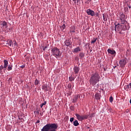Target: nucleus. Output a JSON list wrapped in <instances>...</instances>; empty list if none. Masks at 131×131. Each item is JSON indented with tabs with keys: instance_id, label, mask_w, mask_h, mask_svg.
Returning <instances> with one entry per match:
<instances>
[{
	"instance_id": "f257e3e1",
	"label": "nucleus",
	"mask_w": 131,
	"mask_h": 131,
	"mask_svg": "<svg viewBox=\"0 0 131 131\" xmlns=\"http://www.w3.org/2000/svg\"><path fill=\"white\" fill-rule=\"evenodd\" d=\"M100 78L101 77H100V75H99V73L96 72L91 75L89 83L91 85L95 86L100 81Z\"/></svg>"
},
{
	"instance_id": "f03ea898",
	"label": "nucleus",
	"mask_w": 131,
	"mask_h": 131,
	"mask_svg": "<svg viewBox=\"0 0 131 131\" xmlns=\"http://www.w3.org/2000/svg\"><path fill=\"white\" fill-rule=\"evenodd\" d=\"M115 30L116 31L117 29L118 31H124L125 30H128L129 29V25H126V24H122V23H121V24H116V23H115Z\"/></svg>"
},
{
	"instance_id": "7ed1b4c3",
	"label": "nucleus",
	"mask_w": 131,
	"mask_h": 131,
	"mask_svg": "<svg viewBox=\"0 0 131 131\" xmlns=\"http://www.w3.org/2000/svg\"><path fill=\"white\" fill-rule=\"evenodd\" d=\"M57 128H58L57 123H49L45 125L41 131H57L56 130Z\"/></svg>"
},
{
	"instance_id": "20e7f679",
	"label": "nucleus",
	"mask_w": 131,
	"mask_h": 131,
	"mask_svg": "<svg viewBox=\"0 0 131 131\" xmlns=\"http://www.w3.org/2000/svg\"><path fill=\"white\" fill-rule=\"evenodd\" d=\"M52 54L55 58H59L61 57V53H60V49L57 47H54L51 50Z\"/></svg>"
},
{
	"instance_id": "39448f33",
	"label": "nucleus",
	"mask_w": 131,
	"mask_h": 131,
	"mask_svg": "<svg viewBox=\"0 0 131 131\" xmlns=\"http://www.w3.org/2000/svg\"><path fill=\"white\" fill-rule=\"evenodd\" d=\"M3 63L4 66L3 64L0 66V74L3 72V70L4 72H6V70H7V68H8V65H9V61L6 59L3 60Z\"/></svg>"
},
{
	"instance_id": "423d86ee",
	"label": "nucleus",
	"mask_w": 131,
	"mask_h": 131,
	"mask_svg": "<svg viewBox=\"0 0 131 131\" xmlns=\"http://www.w3.org/2000/svg\"><path fill=\"white\" fill-rule=\"evenodd\" d=\"M119 18L122 24H126L127 26V25H129L127 21L125 20V15L123 13L120 14Z\"/></svg>"
},
{
	"instance_id": "0eeeda50",
	"label": "nucleus",
	"mask_w": 131,
	"mask_h": 131,
	"mask_svg": "<svg viewBox=\"0 0 131 131\" xmlns=\"http://www.w3.org/2000/svg\"><path fill=\"white\" fill-rule=\"evenodd\" d=\"M126 64V59L125 58H121L120 59L119 61V65L120 67L123 68L125 66V64Z\"/></svg>"
},
{
	"instance_id": "6e6552de",
	"label": "nucleus",
	"mask_w": 131,
	"mask_h": 131,
	"mask_svg": "<svg viewBox=\"0 0 131 131\" xmlns=\"http://www.w3.org/2000/svg\"><path fill=\"white\" fill-rule=\"evenodd\" d=\"M79 99H80V95H79V94L75 95L73 99L72 103H76V102H78Z\"/></svg>"
},
{
	"instance_id": "1a4fd4ad",
	"label": "nucleus",
	"mask_w": 131,
	"mask_h": 131,
	"mask_svg": "<svg viewBox=\"0 0 131 131\" xmlns=\"http://www.w3.org/2000/svg\"><path fill=\"white\" fill-rule=\"evenodd\" d=\"M86 13L88 14V15L92 16V17L94 16V15H95V11H93L91 9H88L86 11Z\"/></svg>"
},
{
	"instance_id": "9d476101",
	"label": "nucleus",
	"mask_w": 131,
	"mask_h": 131,
	"mask_svg": "<svg viewBox=\"0 0 131 131\" xmlns=\"http://www.w3.org/2000/svg\"><path fill=\"white\" fill-rule=\"evenodd\" d=\"M73 70L75 74H78V73L79 72V67H74L73 68Z\"/></svg>"
},
{
	"instance_id": "9b49d317",
	"label": "nucleus",
	"mask_w": 131,
	"mask_h": 131,
	"mask_svg": "<svg viewBox=\"0 0 131 131\" xmlns=\"http://www.w3.org/2000/svg\"><path fill=\"white\" fill-rule=\"evenodd\" d=\"M75 116H76L77 119L79 120V121H82V115H80L78 114H75Z\"/></svg>"
},
{
	"instance_id": "f8f14e48",
	"label": "nucleus",
	"mask_w": 131,
	"mask_h": 131,
	"mask_svg": "<svg viewBox=\"0 0 131 131\" xmlns=\"http://www.w3.org/2000/svg\"><path fill=\"white\" fill-rule=\"evenodd\" d=\"M124 89H125V90H126L127 91H130V90H131V83H130L129 84L125 85Z\"/></svg>"
},
{
	"instance_id": "ddd939ff",
	"label": "nucleus",
	"mask_w": 131,
	"mask_h": 131,
	"mask_svg": "<svg viewBox=\"0 0 131 131\" xmlns=\"http://www.w3.org/2000/svg\"><path fill=\"white\" fill-rule=\"evenodd\" d=\"M64 44L66 47H69L71 46V41L70 40H66L64 42Z\"/></svg>"
},
{
	"instance_id": "4468645a",
	"label": "nucleus",
	"mask_w": 131,
	"mask_h": 131,
	"mask_svg": "<svg viewBox=\"0 0 131 131\" xmlns=\"http://www.w3.org/2000/svg\"><path fill=\"white\" fill-rule=\"evenodd\" d=\"M42 90L44 91V92H48L49 91V89L48 88L47 85H42Z\"/></svg>"
},
{
	"instance_id": "2eb2a0df",
	"label": "nucleus",
	"mask_w": 131,
	"mask_h": 131,
	"mask_svg": "<svg viewBox=\"0 0 131 131\" xmlns=\"http://www.w3.org/2000/svg\"><path fill=\"white\" fill-rule=\"evenodd\" d=\"M107 52L108 54H111V55H114L116 54V52L114 50H112L110 49H107Z\"/></svg>"
},
{
	"instance_id": "dca6fc26",
	"label": "nucleus",
	"mask_w": 131,
	"mask_h": 131,
	"mask_svg": "<svg viewBox=\"0 0 131 131\" xmlns=\"http://www.w3.org/2000/svg\"><path fill=\"white\" fill-rule=\"evenodd\" d=\"M95 98L96 100H100L101 99V95L99 93H96L95 95Z\"/></svg>"
},
{
	"instance_id": "f3484780",
	"label": "nucleus",
	"mask_w": 131,
	"mask_h": 131,
	"mask_svg": "<svg viewBox=\"0 0 131 131\" xmlns=\"http://www.w3.org/2000/svg\"><path fill=\"white\" fill-rule=\"evenodd\" d=\"M73 125H74V126H78V125H79V123H78V121H77V120H75L73 122Z\"/></svg>"
},
{
	"instance_id": "a211bd4d",
	"label": "nucleus",
	"mask_w": 131,
	"mask_h": 131,
	"mask_svg": "<svg viewBox=\"0 0 131 131\" xmlns=\"http://www.w3.org/2000/svg\"><path fill=\"white\" fill-rule=\"evenodd\" d=\"M78 52H80V48L79 47H77L74 49L73 53H78Z\"/></svg>"
},
{
	"instance_id": "6ab92c4d",
	"label": "nucleus",
	"mask_w": 131,
	"mask_h": 131,
	"mask_svg": "<svg viewBox=\"0 0 131 131\" xmlns=\"http://www.w3.org/2000/svg\"><path fill=\"white\" fill-rule=\"evenodd\" d=\"M2 25L3 28H4V27H5V28H7L8 27V25H7V22H6V21H3Z\"/></svg>"
},
{
	"instance_id": "aec40b11",
	"label": "nucleus",
	"mask_w": 131,
	"mask_h": 131,
	"mask_svg": "<svg viewBox=\"0 0 131 131\" xmlns=\"http://www.w3.org/2000/svg\"><path fill=\"white\" fill-rule=\"evenodd\" d=\"M88 118H89V115H82V120H84V119H88Z\"/></svg>"
},
{
	"instance_id": "412c9836",
	"label": "nucleus",
	"mask_w": 131,
	"mask_h": 131,
	"mask_svg": "<svg viewBox=\"0 0 131 131\" xmlns=\"http://www.w3.org/2000/svg\"><path fill=\"white\" fill-rule=\"evenodd\" d=\"M75 79V78L74 77H72V75L69 78V81H71V82L74 81Z\"/></svg>"
},
{
	"instance_id": "4be33fe9",
	"label": "nucleus",
	"mask_w": 131,
	"mask_h": 131,
	"mask_svg": "<svg viewBox=\"0 0 131 131\" xmlns=\"http://www.w3.org/2000/svg\"><path fill=\"white\" fill-rule=\"evenodd\" d=\"M7 67H8L7 68L8 71H11V70H12L13 69V66L8 64Z\"/></svg>"
},
{
	"instance_id": "5701e85b",
	"label": "nucleus",
	"mask_w": 131,
	"mask_h": 131,
	"mask_svg": "<svg viewBox=\"0 0 131 131\" xmlns=\"http://www.w3.org/2000/svg\"><path fill=\"white\" fill-rule=\"evenodd\" d=\"M79 57H80V59H82L83 57H84V53L81 52L79 54Z\"/></svg>"
},
{
	"instance_id": "b1692460",
	"label": "nucleus",
	"mask_w": 131,
	"mask_h": 131,
	"mask_svg": "<svg viewBox=\"0 0 131 131\" xmlns=\"http://www.w3.org/2000/svg\"><path fill=\"white\" fill-rule=\"evenodd\" d=\"M7 45H8L10 47H11V46L13 45V41L10 40L8 41V43Z\"/></svg>"
},
{
	"instance_id": "393cba45",
	"label": "nucleus",
	"mask_w": 131,
	"mask_h": 131,
	"mask_svg": "<svg viewBox=\"0 0 131 131\" xmlns=\"http://www.w3.org/2000/svg\"><path fill=\"white\" fill-rule=\"evenodd\" d=\"M35 85H38L39 84V81L37 80V79H36L34 82Z\"/></svg>"
},
{
	"instance_id": "a878e982",
	"label": "nucleus",
	"mask_w": 131,
	"mask_h": 131,
	"mask_svg": "<svg viewBox=\"0 0 131 131\" xmlns=\"http://www.w3.org/2000/svg\"><path fill=\"white\" fill-rule=\"evenodd\" d=\"M97 38H94L93 40H91V43H95L97 41Z\"/></svg>"
},
{
	"instance_id": "bb28decb",
	"label": "nucleus",
	"mask_w": 131,
	"mask_h": 131,
	"mask_svg": "<svg viewBox=\"0 0 131 131\" xmlns=\"http://www.w3.org/2000/svg\"><path fill=\"white\" fill-rule=\"evenodd\" d=\"M72 85H71V83H69L68 85V89L69 90H72Z\"/></svg>"
},
{
	"instance_id": "cd10ccee",
	"label": "nucleus",
	"mask_w": 131,
	"mask_h": 131,
	"mask_svg": "<svg viewBox=\"0 0 131 131\" xmlns=\"http://www.w3.org/2000/svg\"><path fill=\"white\" fill-rule=\"evenodd\" d=\"M47 104V101H45L43 102V103H42L40 106V108H42V107H43V106H45V105H46Z\"/></svg>"
},
{
	"instance_id": "c85d7f7f",
	"label": "nucleus",
	"mask_w": 131,
	"mask_h": 131,
	"mask_svg": "<svg viewBox=\"0 0 131 131\" xmlns=\"http://www.w3.org/2000/svg\"><path fill=\"white\" fill-rule=\"evenodd\" d=\"M124 11L125 13H128V7H124Z\"/></svg>"
},
{
	"instance_id": "c756f323",
	"label": "nucleus",
	"mask_w": 131,
	"mask_h": 131,
	"mask_svg": "<svg viewBox=\"0 0 131 131\" xmlns=\"http://www.w3.org/2000/svg\"><path fill=\"white\" fill-rule=\"evenodd\" d=\"M61 29H62V30H64V28H66V26L65 25V24H63L62 26H61L60 27Z\"/></svg>"
},
{
	"instance_id": "7c9ffc66",
	"label": "nucleus",
	"mask_w": 131,
	"mask_h": 131,
	"mask_svg": "<svg viewBox=\"0 0 131 131\" xmlns=\"http://www.w3.org/2000/svg\"><path fill=\"white\" fill-rule=\"evenodd\" d=\"M41 48H42L43 51H46V49H48V46H46L45 47L41 46Z\"/></svg>"
},
{
	"instance_id": "2f4dec72",
	"label": "nucleus",
	"mask_w": 131,
	"mask_h": 131,
	"mask_svg": "<svg viewBox=\"0 0 131 131\" xmlns=\"http://www.w3.org/2000/svg\"><path fill=\"white\" fill-rule=\"evenodd\" d=\"M110 102H111V103H112L113 102V97L112 96H111L110 97Z\"/></svg>"
},
{
	"instance_id": "473e14b6",
	"label": "nucleus",
	"mask_w": 131,
	"mask_h": 131,
	"mask_svg": "<svg viewBox=\"0 0 131 131\" xmlns=\"http://www.w3.org/2000/svg\"><path fill=\"white\" fill-rule=\"evenodd\" d=\"M13 45L15 47H19V46L18 45V43H17V42H16V41H14V42L13 43Z\"/></svg>"
},
{
	"instance_id": "72a5a7b5",
	"label": "nucleus",
	"mask_w": 131,
	"mask_h": 131,
	"mask_svg": "<svg viewBox=\"0 0 131 131\" xmlns=\"http://www.w3.org/2000/svg\"><path fill=\"white\" fill-rule=\"evenodd\" d=\"M74 120V118L72 117L70 118V122L72 123V122H73Z\"/></svg>"
},
{
	"instance_id": "f704fd0d",
	"label": "nucleus",
	"mask_w": 131,
	"mask_h": 131,
	"mask_svg": "<svg viewBox=\"0 0 131 131\" xmlns=\"http://www.w3.org/2000/svg\"><path fill=\"white\" fill-rule=\"evenodd\" d=\"M95 114H94V113H93V114H92L91 115H90V117L91 118H92V117H94L95 116Z\"/></svg>"
},
{
	"instance_id": "c9c22d12",
	"label": "nucleus",
	"mask_w": 131,
	"mask_h": 131,
	"mask_svg": "<svg viewBox=\"0 0 131 131\" xmlns=\"http://www.w3.org/2000/svg\"><path fill=\"white\" fill-rule=\"evenodd\" d=\"M103 18L104 21H106L107 20V19L106 18V17L104 16V14H103Z\"/></svg>"
},
{
	"instance_id": "e433bc0d",
	"label": "nucleus",
	"mask_w": 131,
	"mask_h": 131,
	"mask_svg": "<svg viewBox=\"0 0 131 131\" xmlns=\"http://www.w3.org/2000/svg\"><path fill=\"white\" fill-rule=\"evenodd\" d=\"M25 67V65L23 64L20 67V68H24Z\"/></svg>"
},
{
	"instance_id": "4c0bfd02",
	"label": "nucleus",
	"mask_w": 131,
	"mask_h": 131,
	"mask_svg": "<svg viewBox=\"0 0 131 131\" xmlns=\"http://www.w3.org/2000/svg\"><path fill=\"white\" fill-rule=\"evenodd\" d=\"M95 15L96 17H99V13L97 12Z\"/></svg>"
},
{
	"instance_id": "58836bf2",
	"label": "nucleus",
	"mask_w": 131,
	"mask_h": 131,
	"mask_svg": "<svg viewBox=\"0 0 131 131\" xmlns=\"http://www.w3.org/2000/svg\"><path fill=\"white\" fill-rule=\"evenodd\" d=\"M34 113H37V114H39V112H38V111H35Z\"/></svg>"
},
{
	"instance_id": "ea45409f",
	"label": "nucleus",
	"mask_w": 131,
	"mask_h": 131,
	"mask_svg": "<svg viewBox=\"0 0 131 131\" xmlns=\"http://www.w3.org/2000/svg\"><path fill=\"white\" fill-rule=\"evenodd\" d=\"M127 7H128L129 9H131V6L129 5H127Z\"/></svg>"
},
{
	"instance_id": "a19ab883",
	"label": "nucleus",
	"mask_w": 131,
	"mask_h": 131,
	"mask_svg": "<svg viewBox=\"0 0 131 131\" xmlns=\"http://www.w3.org/2000/svg\"><path fill=\"white\" fill-rule=\"evenodd\" d=\"M39 122H40V121H39V120H38L36 121V123H39Z\"/></svg>"
},
{
	"instance_id": "79ce46f5",
	"label": "nucleus",
	"mask_w": 131,
	"mask_h": 131,
	"mask_svg": "<svg viewBox=\"0 0 131 131\" xmlns=\"http://www.w3.org/2000/svg\"><path fill=\"white\" fill-rule=\"evenodd\" d=\"M80 1L81 0H77V3L78 4V3H80Z\"/></svg>"
},
{
	"instance_id": "37998d69",
	"label": "nucleus",
	"mask_w": 131,
	"mask_h": 131,
	"mask_svg": "<svg viewBox=\"0 0 131 131\" xmlns=\"http://www.w3.org/2000/svg\"><path fill=\"white\" fill-rule=\"evenodd\" d=\"M75 4H76V0H73Z\"/></svg>"
},
{
	"instance_id": "c03bdc74",
	"label": "nucleus",
	"mask_w": 131,
	"mask_h": 131,
	"mask_svg": "<svg viewBox=\"0 0 131 131\" xmlns=\"http://www.w3.org/2000/svg\"><path fill=\"white\" fill-rule=\"evenodd\" d=\"M103 69H104V71H106L107 70V69H106V68H104Z\"/></svg>"
},
{
	"instance_id": "a18cd8bd",
	"label": "nucleus",
	"mask_w": 131,
	"mask_h": 131,
	"mask_svg": "<svg viewBox=\"0 0 131 131\" xmlns=\"http://www.w3.org/2000/svg\"><path fill=\"white\" fill-rule=\"evenodd\" d=\"M42 114H43L42 113H40V115H41V116H42Z\"/></svg>"
},
{
	"instance_id": "49530a36",
	"label": "nucleus",
	"mask_w": 131,
	"mask_h": 131,
	"mask_svg": "<svg viewBox=\"0 0 131 131\" xmlns=\"http://www.w3.org/2000/svg\"><path fill=\"white\" fill-rule=\"evenodd\" d=\"M92 0H88V2H89V3H90V2H91Z\"/></svg>"
},
{
	"instance_id": "de8ad7c7",
	"label": "nucleus",
	"mask_w": 131,
	"mask_h": 131,
	"mask_svg": "<svg viewBox=\"0 0 131 131\" xmlns=\"http://www.w3.org/2000/svg\"><path fill=\"white\" fill-rule=\"evenodd\" d=\"M129 103L131 104V99H130Z\"/></svg>"
},
{
	"instance_id": "09e8293b",
	"label": "nucleus",
	"mask_w": 131,
	"mask_h": 131,
	"mask_svg": "<svg viewBox=\"0 0 131 131\" xmlns=\"http://www.w3.org/2000/svg\"><path fill=\"white\" fill-rule=\"evenodd\" d=\"M15 131H19V130L17 129V130H16Z\"/></svg>"
},
{
	"instance_id": "8fccbe9b",
	"label": "nucleus",
	"mask_w": 131,
	"mask_h": 131,
	"mask_svg": "<svg viewBox=\"0 0 131 131\" xmlns=\"http://www.w3.org/2000/svg\"><path fill=\"white\" fill-rule=\"evenodd\" d=\"M19 119H20V118H18Z\"/></svg>"
},
{
	"instance_id": "3c124183",
	"label": "nucleus",
	"mask_w": 131,
	"mask_h": 131,
	"mask_svg": "<svg viewBox=\"0 0 131 131\" xmlns=\"http://www.w3.org/2000/svg\"><path fill=\"white\" fill-rule=\"evenodd\" d=\"M0 64H1V62H0Z\"/></svg>"
}]
</instances>
